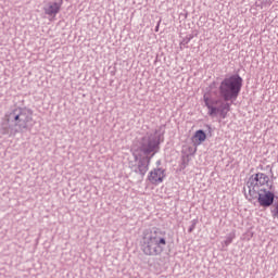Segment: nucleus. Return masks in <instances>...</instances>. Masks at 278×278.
Here are the masks:
<instances>
[{
	"mask_svg": "<svg viewBox=\"0 0 278 278\" xmlns=\"http://www.w3.org/2000/svg\"><path fill=\"white\" fill-rule=\"evenodd\" d=\"M233 238H236V233L230 232L227 237L226 240L224 241L225 247H229L233 242Z\"/></svg>",
	"mask_w": 278,
	"mask_h": 278,
	"instance_id": "15",
	"label": "nucleus"
},
{
	"mask_svg": "<svg viewBox=\"0 0 278 278\" xmlns=\"http://www.w3.org/2000/svg\"><path fill=\"white\" fill-rule=\"evenodd\" d=\"M160 130H154V132L147 134L143 136L132 151V157L136 164L130 163V168L136 175L144 177L149 173V166L151 165V160L157 153H160V144H162V134Z\"/></svg>",
	"mask_w": 278,
	"mask_h": 278,
	"instance_id": "2",
	"label": "nucleus"
},
{
	"mask_svg": "<svg viewBox=\"0 0 278 278\" xmlns=\"http://www.w3.org/2000/svg\"><path fill=\"white\" fill-rule=\"evenodd\" d=\"M156 164H160V161H157V163Z\"/></svg>",
	"mask_w": 278,
	"mask_h": 278,
	"instance_id": "21",
	"label": "nucleus"
},
{
	"mask_svg": "<svg viewBox=\"0 0 278 278\" xmlns=\"http://www.w3.org/2000/svg\"><path fill=\"white\" fill-rule=\"evenodd\" d=\"M166 231L153 227L152 229H146L141 239V251L149 257H157L164 253L166 249Z\"/></svg>",
	"mask_w": 278,
	"mask_h": 278,
	"instance_id": "3",
	"label": "nucleus"
},
{
	"mask_svg": "<svg viewBox=\"0 0 278 278\" xmlns=\"http://www.w3.org/2000/svg\"><path fill=\"white\" fill-rule=\"evenodd\" d=\"M192 38H194V35H189L187 37H185L181 42H180V47H186V45H188V42H190V40H192Z\"/></svg>",
	"mask_w": 278,
	"mask_h": 278,
	"instance_id": "16",
	"label": "nucleus"
},
{
	"mask_svg": "<svg viewBox=\"0 0 278 278\" xmlns=\"http://www.w3.org/2000/svg\"><path fill=\"white\" fill-rule=\"evenodd\" d=\"M189 162H190V155L189 154L182 155L180 168L184 170L186 166H188Z\"/></svg>",
	"mask_w": 278,
	"mask_h": 278,
	"instance_id": "14",
	"label": "nucleus"
},
{
	"mask_svg": "<svg viewBox=\"0 0 278 278\" xmlns=\"http://www.w3.org/2000/svg\"><path fill=\"white\" fill-rule=\"evenodd\" d=\"M166 169L163 168H154L150 172V175L148 176L149 181H151L153 185L162 184L164 181V177H166Z\"/></svg>",
	"mask_w": 278,
	"mask_h": 278,
	"instance_id": "7",
	"label": "nucleus"
},
{
	"mask_svg": "<svg viewBox=\"0 0 278 278\" xmlns=\"http://www.w3.org/2000/svg\"><path fill=\"white\" fill-rule=\"evenodd\" d=\"M262 5H270V0H265L262 2Z\"/></svg>",
	"mask_w": 278,
	"mask_h": 278,
	"instance_id": "18",
	"label": "nucleus"
},
{
	"mask_svg": "<svg viewBox=\"0 0 278 278\" xmlns=\"http://www.w3.org/2000/svg\"><path fill=\"white\" fill-rule=\"evenodd\" d=\"M270 213L273 218H278V199L274 201L273 206L270 207Z\"/></svg>",
	"mask_w": 278,
	"mask_h": 278,
	"instance_id": "13",
	"label": "nucleus"
},
{
	"mask_svg": "<svg viewBox=\"0 0 278 278\" xmlns=\"http://www.w3.org/2000/svg\"><path fill=\"white\" fill-rule=\"evenodd\" d=\"M18 108L9 111L4 116V122L1 125V134L3 136H16L18 129Z\"/></svg>",
	"mask_w": 278,
	"mask_h": 278,
	"instance_id": "4",
	"label": "nucleus"
},
{
	"mask_svg": "<svg viewBox=\"0 0 278 278\" xmlns=\"http://www.w3.org/2000/svg\"><path fill=\"white\" fill-rule=\"evenodd\" d=\"M62 3L63 0H59V2H50L48 7L43 8L45 14L47 16H55L60 13V10H62Z\"/></svg>",
	"mask_w": 278,
	"mask_h": 278,
	"instance_id": "8",
	"label": "nucleus"
},
{
	"mask_svg": "<svg viewBox=\"0 0 278 278\" xmlns=\"http://www.w3.org/2000/svg\"><path fill=\"white\" fill-rule=\"evenodd\" d=\"M243 81L239 74H232L222 80L218 87L219 99L205 93L203 99L208 110V116L214 118L219 114L220 118H227V113L231 112V103L240 97Z\"/></svg>",
	"mask_w": 278,
	"mask_h": 278,
	"instance_id": "1",
	"label": "nucleus"
},
{
	"mask_svg": "<svg viewBox=\"0 0 278 278\" xmlns=\"http://www.w3.org/2000/svg\"><path fill=\"white\" fill-rule=\"evenodd\" d=\"M20 115L17 116V134L30 131L34 127V112L27 108H18Z\"/></svg>",
	"mask_w": 278,
	"mask_h": 278,
	"instance_id": "5",
	"label": "nucleus"
},
{
	"mask_svg": "<svg viewBox=\"0 0 278 278\" xmlns=\"http://www.w3.org/2000/svg\"><path fill=\"white\" fill-rule=\"evenodd\" d=\"M160 23H162V21H159L157 25L155 26V31H160Z\"/></svg>",
	"mask_w": 278,
	"mask_h": 278,
	"instance_id": "19",
	"label": "nucleus"
},
{
	"mask_svg": "<svg viewBox=\"0 0 278 278\" xmlns=\"http://www.w3.org/2000/svg\"><path fill=\"white\" fill-rule=\"evenodd\" d=\"M191 140L194 144H203L207 140V134H205V130L199 129L194 132Z\"/></svg>",
	"mask_w": 278,
	"mask_h": 278,
	"instance_id": "9",
	"label": "nucleus"
},
{
	"mask_svg": "<svg viewBox=\"0 0 278 278\" xmlns=\"http://www.w3.org/2000/svg\"><path fill=\"white\" fill-rule=\"evenodd\" d=\"M214 86H216V83H212L211 88L214 87Z\"/></svg>",
	"mask_w": 278,
	"mask_h": 278,
	"instance_id": "20",
	"label": "nucleus"
},
{
	"mask_svg": "<svg viewBox=\"0 0 278 278\" xmlns=\"http://www.w3.org/2000/svg\"><path fill=\"white\" fill-rule=\"evenodd\" d=\"M248 188L250 194V199H248L249 201H251L252 199H257L260 197V190L256 189L258 188L257 186H248Z\"/></svg>",
	"mask_w": 278,
	"mask_h": 278,
	"instance_id": "11",
	"label": "nucleus"
},
{
	"mask_svg": "<svg viewBox=\"0 0 278 278\" xmlns=\"http://www.w3.org/2000/svg\"><path fill=\"white\" fill-rule=\"evenodd\" d=\"M262 173H256L254 175H252L248 182H247V186H257L260 187V177H261Z\"/></svg>",
	"mask_w": 278,
	"mask_h": 278,
	"instance_id": "10",
	"label": "nucleus"
},
{
	"mask_svg": "<svg viewBox=\"0 0 278 278\" xmlns=\"http://www.w3.org/2000/svg\"><path fill=\"white\" fill-rule=\"evenodd\" d=\"M277 195L273 191V186L269 187V190L266 188L260 189L257 203L260 207H264V210H268V207H273L275 205V201Z\"/></svg>",
	"mask_w": 278,
	"mask_h": 278,
	"instance_id": "6",
	"label": "nucleus"
},
{
	"mask_svg": "<svg viewBox=\"0 0 278 278\" xmlns=\"http://www.w3.org/2000/svg\"><path fill=\"white\" fill-rule=\"evenodd\" d=\"M276 199H278V195H276Z\"/></svg>",
	"mask_w": 278,
	"mask_h": 278,
	"instance_id": "22",
	"label": "nucleus"
},
{
	"mask_svg": "<svg viewBox=\"0 0 278 278\" xmlns=\"http://www.w3.org/2000/svg\"><path fill=\"white\" fill-rule=\"evenodd\" d=\"M191 223L192 224H191V226L188 229V233H192V231H194V229L197 228V225L199 223V219H193Z\"/></svg>",
	"mask_w": 278,
	"mask_h": 278,
	"instance_id": "17",
	"label": "nucleus"
},
{
	"mask_svg": "<svg viewBox=\"0 0 278 278\" xmlns=\"http://www.w3.org/2000/svg\"><path fill=\"white\" fill-rule=\"evenodd\" d=\"M258 186H266V184H268V181H270V178L268 177V175L261 173V176H258Z\"/></svg>",
	"mask_w": 278,
	"mask_h": 278,
	"instance_id": "12",
	"label": "nucleus"
}]
</instances>
